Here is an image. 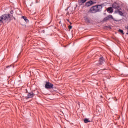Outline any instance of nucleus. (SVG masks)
Segmentation results:
<instances>
[{
	"label": "nucleus",
	"instance_id": "nucleus-1",
	"mask_svg": "<svg viewBox=\"0 0 128 128\" xmlns=\"http://www.w3.org/2000/svg\"><path fill=\"white\" fill-rule=\"evenodd\" d=\"M10 14H5L0 16V22L2 24L4 22H6L10 18Z\"/></svg>",
	"mask_w": 128,
	"mask_h": 128
},
{
	"label": "nucleus",
	"instance_id": "nucleus-2",
	"mask_svg": "<svg viewBox=\"0 0 128 128\" xmlns=\"http://www.w3.org/2000/svg\"><path fill=\"white\" fill-rule=\"evenodd\" d=\"M45 88H47L48 90L54 88V84L50 82H46L45 84Z\"/></svg>",
	"mask_w": 128,
	"mask_h": 128
},
{
	"label": "nucleus",
	"instance_id": "nucleus-3",
	"mask_svg": "<svg viewBox=\"0 0 128 128\" xmlns=\"http://www.w3.org/2000/svg\"><path fill=\"white\" fill-rule=\"evenodd\" d=\"M90 12H91L92 14H96V12H98V11L96 10V6H93L92 7L90 10Z\"/></svg>",
	"mask_w": 128,
	"mask_h": 128
},
{
	"label": "nucleus",
	"instance_id": "nucleus-4",
	"mask_svg": "<svg viewBox=\"0 0 128 128\" xmlns=\"http://www.w3.org/2000/svg\"><path fill=\"white\" fill-rule=\"evenodd\" d=\"M112 8L115 10H120V4L116 2H114L112 4Z\"/></svg>",
	"mask_w": 128,
	"mask_h": 128
},
{
	"label": "nucleus",
	"instance_id": "nucleus-5",
	"mask_svg": "<svg viewBox=\"0 0 128 128\" xmlns=\"http://www.w3.org/2000/svg\"><path fill=\"white\" fill-rule=\"evenodd\" d=\"M34 92H30L27 94V96H26V100H28V98H34Z\"/></svg>",
	"mask_w": 128,
	"mask_h": 128
},
{
	"label": "nucleus",
	"instance_id": "nucleus-6",
	"mask_svg": "<svg viewBox=\"0 0 128 128\" xmlns=\"http://www.w3.org/2000/svg\"><path fill=\"white\" fill-rule=\"evenodd\" d=\"M108 20H114V17L112 16L109 14L108 16L104 18L103 22H107Z\"/></svg>",
	"mask_w": 128,
	"mask_h": 128
},
{
	"label": "nucleus",
	"instance_id": "nucleus-7",
	"mask_svg": "<svg viewBox=\"0 0 128 128\" xmlns=\"http://www.w3.org/2000/svg\"><path fill=\"white\" fill-rule=\"evenodd\" d=\"M84 20L86 22H87L88 24H90V22H92V19L88 17V16H85L84 18Z\"/></svg>",
	"mask_w": 128,
	"mask_h": 128
},
{
	"label": "nucleus",
	"instance_id": "nucleus-8",
	"mask_svg": "<svg viewBox=\"0 0 128 128\" xmlns=\"http://www.w3.org/2000/svg\"><path fill=\"white\" fill-rule=\"evenodd\" d=\"M96 8L97 12H100L102 10V5H98L96 6Z\"/></svg>",
	"mask_w": 128,
	"mask_h": 128
},
{
	"label": "nucleus",
	"instance_id": "nucleus-9",
	"mask_svg": "<svg viewBox=\"0 0 128 128\" xmlns=\"http://www.w3.org/2000/svg\"><path fill=\"white\" fill-rule=\"evenodd\" d=\"M99 62H100L99 63L100 64H104L106 62L104 60L103 58H100L99 60Z\"/></svg>",
	"mask_w": 128,
	"mask_h": 128
},
{
	"label": "nucleus",
	"instance_id": "nucleus-10",
	"mask_svg": "<svg viewBox=\"0 0 128 128\" xmlns=\"http://www.w3.org/2000/svg\"><path fill=\"white\" fill-rule=\"evenodd\" d=\"M115 14H118L120 16H124V13L120 10H117L114 12Z\"/></svg>",
	"mask_w": 128,
	"mask_h": 128
},
{
	"label": "nucleus",
	"instance_id": "nucleus-11",
	"mask_svg": "<svg viewBox=\"0 0 128 128\" xmlns=\"http://www.w3.org/2000/svg\"><path fill=\"white\" fill-rule=\"evenodd\" d=\"M93 2L92 1H89L86 3V6H90L92 4Z\"/></svg>",
	"mask_w": 128,
	"mask_h": 128
},
{
	"label": "nucleus",
	"instance_id": "nucleus-12",
	"mask_svg": "<svg viewBox=\"0 0 128 128\" xmlns=\"http://www.w3.org/2000/svg\"><path fill=\"white\" fill-rule=\"evenodd\" d=\"M86 2V0H78V2L80 4H84Z\"/></svg>",
	"mask_w": 128,
	"mask_h": 128
},
{
	"label": "nucleus",
	"instance_id": "nucleus-13",
	"mask_svg": "<svg viewBox=\"0 0 128 128\" xmlns=\"http://www.w3.org/2000/svg\"><path fill=\"white\" fill-rule=\"evenodd\" d=\"M107 12H110V14H112V7H109L107 8Z\"/></svg>",
	"mask_w": 128,
	"mask_h": 128
},
{
	"label": "nucleus",
	"instance_id": "nucleus-14",
	"mask_svg": "<svg viewBox=\"0 0 128 128\" xmlns=\"http://www.w3.org/2000/svg\"><path fill=\"white\" fill-rule=\"evenodd\" d=\"M84 120L85 124H88V122H90V119L86 118H84Z\"/></svg>",
	"mask_w": 128,
	"mask_h": 128
},
{
	"label": "nucleus",
	"instance_id": "nucleus-15",
	"mask_svg": "<svg viewBox=\"0 0 128 128\" xmlns=\"http://www.w3.org/2000/svg\"><path fill=\"white\" fill-rule=\"evenodd\" d=\"M22 18L24 19L26 22H28V18L26 16H22Z\"/></svg>",
	"mask_w": 128,
	"mask_h": 128
},
{
	"label": "nucleus",
	"instance_id": "nucleus-16",
	"mask_svg": "<svg viewBox=\"0 0 128 128\" xmlns=\"http://www.w3.org/2000/svg\"><path fill=\"white\" fill-rule=\"evenodd\" d=\"M118 32H120L121 34H124V30H119Z\"/></svg>",
	"mask_w": 128,
	"mask_h": 128
},
{
	"label": "nucleus",
	"instance_id": "nucleus-17",
	"mask_svg": "<svg viewBox=\"0 0 128 128\" xmlns=\"http://www.w3.org/2000/svg\"><path fill=\"white\" fill-rule=\"evenodd\" d=\"M68 28H69V30H72V26H69Z\"/></svg>",
	"mask_w": 128,
	"mask_h": 128
},
{
	"label": "nucleus",
	"instance_id": "nucleus-18",
	"mask_svg": "<svg viewBox=\"0 0 128 128\" xmlns=\"http://www.w3.org/2000/svg\"><path fill=\"white\" fill-rule=\"evenodd\" d=\"M13 66V68H14V66L13 65H10V66H7L6 68H10V66Z\"/></svg>",
	"mask_w": 128,
	"mask_h": 128
},
{
	"label": "nucleus",
	"instance_id": "nucleus-19",
	"mask_svg": "<svg viewBox=\"0 0 128 128\" xmlns=\"http://www.w3.org/2000/svg\"><path fill=\"white\" fill-rule=\"evenodd\" d=\"M126 28V30H128V26H125Z\"/></svg>",
	"mask_w": 128,
	"mask_h": 128
},
{
	"label": "nucleus",
	"instance_id": "nucleus-20",
	"mask_svg": "<svg viewBox=\"0 0 128 128\" xmlns=\"http://www.w3.org/2000/svg\"><path fill=\"white\" fill-rule=\"evenodd\" d=\"M67 21L70 22V20L68 19L67 20Z\"/></svg>",
	"mask_w": 128,
	"mask_h": 128
},
{
	"label": "nucleus",
	"instance_id": "nucleus-21",
	"mask_svg": "<svg viewBox=\"0 0 128 128\" xmlns=\"http://www.w3.org/2000/svg\"><path fill=\"white\" fill-rule=\"evenodd\" d=\"M10 14H12V11H11V12H10Z\"/></svg>",
	"mask_w": 128,
	"mask_h": 128
},
{
	"label": "nucleus",
	"instance_id": "nucleus-22",
	"mask_svg": "<svg viewBox=\"0 0 128 128\" xmlns=\"http://www.w3.org/2000/svg\"><path fill=\"white\" fill-rule=\"evenodd\" d=\"M2 24V23L0 22V25Z\"/></svg>",
	"mask_w": 128,
	"mask_h": 128
},
{
	"label": "nucleus",
	"instance_id": "nucleus-23",
	"mask_svg": "<svg viewBox=\"0 0 128 128\" xmlns=\"http://www.w3.org/2000/svg\"><path fill=\"white\" fill-rule=\"evenodd\" d=\"M126 34H128V32Z\"/></svg>",
	"mask_w": 128,
	"mask_h": 128
},
{
	"label": "nucleus",
	"instance_id": "nucleus-24",
	"mask_svg": "<svg viewBox=\"0 0 128 128\" xmlns=\"http://www.w3.org/2000/svg\"><path fill=\"white\" fill-rule=\"evenodd\" d=\"M70 24H72V22H70Z\"/></svg>",
	"mask_w": 128,
	"mask_h": 128
}]
</instances>
